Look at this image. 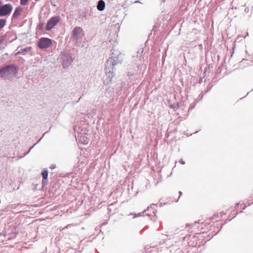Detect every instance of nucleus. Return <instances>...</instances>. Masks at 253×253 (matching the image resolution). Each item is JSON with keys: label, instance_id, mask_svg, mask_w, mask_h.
<instances>
[{"label": "nucleus", "instance_id": "f257e3e1", "mask_svg": "<svg viewBox=\"0 0 253 253\" xmlns=\"http://www.w3.org/2000/svg\"><path fill=\"white\" fill-rule=\"evenodd\" d=\"M17 68L15 66L13 65H8L0 69V77H3L11 74H15Z\"/></svg>", "mask_w": 253, "mask_h": 253}, {"label": "nucleus", "instance_id": "f03ea898", "mask_svg": "<svg viewBox=\"0 0 253 253\" xmlns=\"http://www.w3.org/2000/svg\"><path fill=\"white\" fill-rule=\"evenodd\" d=\"M12 10V6L10 4L1 5L0 3V17L4 16L9 14Z\"/></svg>", "mask_w": 253, "mask_h": 253}, {"label": "nucleus", "instance_id": "7ed1b4c3", "mask_svg": "<svg viewBox=\"0 0 253 253\" xmlns=\"http://www.w3.org/2000/svg\"><path fill=\"white\" fill-rule=\"evenodd\" d=\"M52 44V41L47 38H42L38 42V46L42 49L49 47Z\"/></svg>", "mask_w": 253, "mask_h": 253}, {"label": "nucleus", "instance_id": "20e7f679", "mask_svg": "<svg viewBox=\"0 0 253 253\" xmlns=\"http://www.w3.org/2000/svg\"><path fill=\"white\" fill-rule=\"evenodd\" d=\"M60 18L59 17H53L50 19L48 21L46 26V29L47 30H51L56 24L59 22Z\"/></svg>", "mask_w": 253, "mask_h": 253}, {"label": "nucleus", "instance_id": "39448f33", "mask_svg": "<svg viewBox=\"0 0 253 253\" xmlns=\"http://www.w3.org/2000/svg\"><path fill=\"white\" fill-rule=\"evenodd\" d=\"M83 35V29L80 27H75L72 31L73 37L78 40Z\"/></svg>", "mask_w": 253, "mask_h": 253}, {"label": "nucleus", "instance_id": "423d86ee", "mask_svg": "<svg viewBox=\"0 0 253 253\" xmlns=\"http://www.w3.org/2000/svg\"><path fill=\"white\" fill-rule=\"evenodd\" d=\"M105 6V2L102 0H100L98 1L97 8V9L99 11H102L104 9Z\"/></svg>", "mask_w": 253, "mask_h": 253}, {"label": "nucleus", "instance_id": "0eeeda50", "mask_svg": "<svg viewBox=\"0 0 253 253\" xmlns=\"http://www.w3.org/2000/svg\"><path fill=\"white\" fill-rule=\"evenodd\" d=\"M22 10V9L21 7H19L16 8L13 14V17L14 18L18 17L20 15Z\"/></svg>", "mask_w": 253, "mask_h": 253}, {"label": "nucleus", "instance_id": "6e6552de", "mask_svg": "<svg viewBox=\"0 0 253 253\" xmlns=\"http://www.w3.org/2000/svg\"><path fill=\"white\" fill-rule=\"evenodd\" d=\"M223 213L222 212H220L218 213L216 215H214L212 216V219H215L216 221L220 220L223 217Z\"/></svg>", "mask_w": 253, "mask_h": 253}, {"label": "nucleus", "instance_id": "1a4fd4ad", "mask_svg": "<svg viewBox=\"0 0 253 253\" xmlns=\"http://www.w3.org/2000/svg\"><path fill=\"white\" fill-rule=\"evenodd\" d=\"M66 58H67V63H66V62L64 60L63 61V65L64 68L67 67L68 66V65L69 64H70L72 62V59L71 58V57L68 56Z\"/></svg>", "mask_w": 253, "mask_h": 253}, {"label": "nucleus", "instance_id": "9d476101", "mask_svg": "<svg viewBox=\"0 0 253 253\" xmlns=\"http://www.w3.org/2000/svg\"><path fill=\"white\" fill-rule=\"evenodd\" d=\"M82 137L81 136V139L79 140V141H80L81 143H83V144H87V143H88V141H89V139H88L87 138H86V137H85H85H84V136H83V140H82Z\"/></svg>", "mask_w": 253, "mask_h": 253}, {"label": "nucleus", "instance_id": "9b49d317", "mask_svg": "<svg viewBox=\"0 0 253 253\" xmlns=\"http://www.w3.org/2000/svg\"><path fill=\"white\" fill-rule=\"evenodd\" d=\"M6 25V20L5 19H0V30L2 29Z\"/></svg>", "mask_w": 253, "mask_h": 253}, {"label": "nucleus", "instance_id": "f8f14e48", "mask_svg": "<svg viewBox=\"0 0 253 253\" xmlns=\"http://www.w3.org/2000/svg\"><path fill=\"white\" fill-rule=\"evenodd\" d=\"M42 175L43 180H46L48 176V171L47 170H44L42 172Z\"/></svg>", "mask_w": 253, "mask_h": 253}, {"label": "nucleus", "instance_id": "ddd939ff", "mask_svg": "<svg viewBox=\"0 0 253 253\" xmlns=\"http://www.w3.org/2000/svg\"><path fill=\"white\" fill-rule=\"evenodd\" d=\"M29 0H20V3L22 5H26Z\"/></svg>", "mask_w": 253, "mask_h": 253}, {"label": "nucleus", "instance_id": "4468645a", "mask_svg": "<svg viewBox=\"0 0 253 253\" xmlns=\"http://www.w3.org/2000/svg\"><path fill=\"white\" fill-rule=\"evenodd\" d=\"M180 163L181 164H182V165H184L185 164V162L183 161L182 160H181L180 161Z\"/></svg>", "mask_w": 253, "mask_h": 253}]
</instances>
